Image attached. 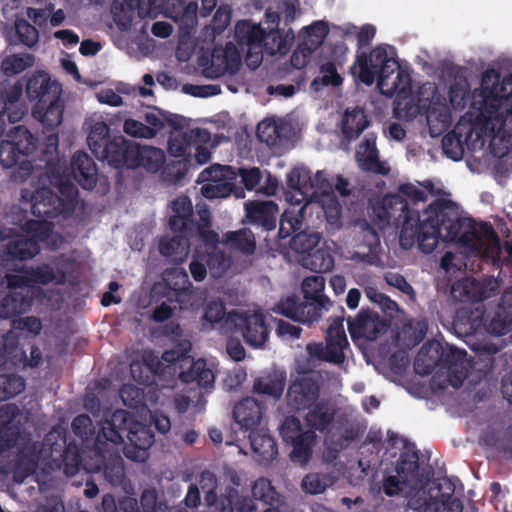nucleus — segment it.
I'll return each instance as SVG.
<instances>
[{
  "instance_id": "4be33fe9",
  "label": "nucleus",
  "mask_w": 512,
  "mask_h": 512,
  "mask_svg": "<svg viewBox=\"0 0 512 512\" xmlns=\"http://www.w3.org/2000/svg\"><path fill=\"white\" fill-rule=\"evenodd\" d=\"M40 249L36 240L28 239V236L25 235H19L0 248V262L27 261L39 254Z\"/></svg>"
},
{
  "instance_id": "338daca9",
  "label": "nucleus",
  "mask_w": 512,
  "mask_h": 512,
  "mask_svg": "<svg viewBox=\"0 0 512 512\" xmlns=\"http://www.w3.org/2000/svg\"><path fill=\"white\" fill-rule=\"evenodd\" d=\"M463 504L460 499L453 497L431 498L426 503L425 512H462Z\"/></svg>"
},
{
  "instance_id": "f257e3e1",
  "label": "nucleus",
  "mask_w": 512,
  "mask_h": 512,
  "mask_svg": "<svg viewBox=\"0 0 512 512\" xmlns=\"http://www.w3.org/2000/svg\"><path fill=\"white\" fill-rule=\"evenodd\" d=\"M377 214L383 222L403 218L399 243L403 249H410L416 243L425 253H432L445 230L444 240L471 245L476 236V226L470 218L461 217L457 206L449 200L437 199L424 210V219L416 210L409 208L408 202L400 195L387 196Z\"/></svg>"
},
{
  "instance_id": "473e14b6",
  "label": "nucleus",
  "mask_w": 512,
  "mask_h": 512,
  "mask_svg": "<svg viewBox=\"0 0 512 512\" xmlns=\"http://www.w3.org/2000/svg\"><path fill=\"white\" fill-rule=\"evenodd\" d=\"M156 0H114L112 5L113 19L117 26L122 29H128L135 16V10L146 5L147 8H151L155 4Z\"/></svg>"
},
{
  "instance_id": "0e129e2a",
  "label": "nucleus",
  "mask_w": 512,
  "mask_h": 512,
  "mask_svg": "<svg viewBox=\"0 0 512 512\" xmlns=\"http://www.w3.org/2000/svg\"><path fill=\"white\" fill-rule=\"evenodd\" d=\"M438 348L436 349L437 356H429L425 346H423L417 353L414 359V370L415 373L421 376H427L431 374L436 366L440 365L438 360Z\"/></svg>"
},
{
  "instance_id": "2f4dec72",
  "label": "nucleus",
  "mask_w": 512,
  "mask_h": 512,
  "mask_svg": "<svg viewBox=\"0 0 512 512\" xmlns=\"http://www.w3.org/2000/svg\"><path fill=\"white\" fill-rule=\"evenodd\" d=\"M304 417L309 430L324 433L328 430L335 418V409L328 401L321 400L314 403Z\"/></svg>"
},
{
  "instance_id": "b1692460",
  "label": "nucleus",
  "mask_w": 512,
  "mask_h": 512,
  "mask_svg": "<svg viewBox=\"0 0 512 512\" xmlns=\"http://www.w3.org/2000/svg\"><path fill=\"white\" fill-rule=\"evenodd\" d=\"M163 281L171 290L172 296L180 304L181 309L188 308L192 305L191 298V282L187 272L183 268H168L163 272Z\"/></svg>"
},
{
  "instance_id": "bb28decb",
  "label": "nucleus",
  "mask_w": 512,
  "mask_h": 512,
  "mask_svg": "<svg viewBox=\"0 0 512 512\" xmlns=\"http://www.w3.org/2000/svg\"><path fill=\"white\" fill-rule=\"evenodd\" d=\"M376 138V134L368 133L360 144L357 157L362 170L385 176L389 173L390 168L379 159Z\"/></svg>"
},
{
  "instance_id": "de8ad7c7",
  "label": "nucleus",
  "mask_w": 512,
  "mask_h": 512,
  "mask_svg": "<svg viewBox=\"0 0 512 512\" xmlns=\"http://www.w3.org/2000/svg\"><path fill=\"white\" fill-rule=\"evenodd\" d=\"M362 239L360 246L367 248V252L362 254V259L370 264L375 262L381 249L380 237L378 232L369 223L364 222L361 231Z\"/></svg>"
},
{
  "instance_id": "f3484780",
  "label": "nucleus",
  "mask_w": 512,
  "mask_h": 512,
  "mask_svg": "<svg viewBox=\"0 0 512 512\" xmlns=\"http://www.w3.org/2000/svg\"><path fill=\"white\" fill-rule=\"evenodd\" d=\"M319 395V381L309 376H302L290 384L287 402L297 411L305 410L317 402Z\"/></svg>"
},
{
  "instance_id": "393cba45",
  "label": "nucleus",
  "mask_w": 512,
  "mask_h": 512,
  "mask_svg": "<svg viewBox=\"0 0 512 512\" xmlns=\"http://www.w3.org/2000/svg\"><path fill=\"white\" fill-rule=\"evenodd\" d=\"M71 170L74 179L86 190H92L97 184L98 169L94 160L84 151L72 156Z\"/></svg>"
},
{
  "instance_id": "412c9836",
  "label": "nucleus",
  "mask_w": 512,
  "mask_h": 512,
  "mask_svg": "<svg viewBox=\"0 0 512 512\" xmlns=\"http://www.w3.org/2000/svg\"><path fill=\"white\" fill-rule=\"evenodd\" d=\"M25 91L29 101L45 103L61 95V86L52 81L48 73L39 71L28 78Z\"/></svg>"
},
{
  "instance_id": "1a4fd4ad",
  "label": "nucleus",
  "mask_w": 512,
  "mask_h": 512,
  "mask_svg": "<svg viewBox=\"0 0 512 512\" xmlns=\"http://www.w3.org/2000/svg\"><path fill=\"white\" fill-rule=\"evenodd\" d=\"M283 441L292 446L290 459L294 463L305 465L312 457V448L316 434L312 430H304L296 416H287L280 426Z\"/></svg>"
},
{
  "instance_id": "39448f33",
  "label": "nucleus",
  "mask_w": 512,
  "mask_h": 512,
  "mask_svg": "<svg viewBox=\"0 0 512 512\" xmlns=\"http://www.w3.org/2000/svg\"><path fill=\"white\" fill-rule=\"evenodd\" d=\"M324 288L323 276L306 277L301 285L304 301H299L296 295L287 296L277 304L275 311L295 322L303 324L316 322L323 312L333 306L332 301L323 294Z\"/></svg>"
},
{
  "instance_id": "4d7b16f0",
  "label": "nucleus",
  "mask_w": 512,
  "mask_h": 512,
  "mask_svg": "<svg viewBox=\"0 0 512 512\" xmlns=\"http://www.w3.org/2000/svg\"><path fill=\"white\" fill-rule=\"evenodd\" d=\"M199 178L206 183L237 180V172L232 166L214 164L202 171Z\"/></svg>"
},
{
  "instance_id": "2eb2a0df",
  "label": "nucleus",
  "mask_w": 512,
  "mask_h": 512,
  "mask_svg": "<svg viewBox=\"0 0 512 512\" xmlns=\"http://www.w3.org/2000/svg\"><path fill=\"white\" fill-rule=\"evenodd\" d=\"M136 143L125 139L123 136L113 137L103 149L99 150L95 157L107 163L114 168H131L135 165L134 155L137 154Z\"/></svg>"
},
{
  "instance_id": "aec40b11",
  "label": "nucleus",
  "mask_w": 512,
  "mask_h": 512,
  "mask_svg": "<svg viewBox=\"0 0 512 512\" xmlns=\"http://www.w3.org/2000/svg\"><path fill=\"white\" fill-rule=\"evenodd\" d=\"M264 409V405L255 398L247 397L234 406L232 414L241 430L252 433L259 430Z\"/></svg>"
},
{
  "instance_id": "864d4df0",
  "label": "nucleus",
  "mask_w": 512,
  "mask_h": 512,
  "mask_svg": "<svg viewBox=\"0 0 512 512\" xmlns=\"http://www.w3.org/2000/svg\"><path fill=\"white\" fill-rule=\"evenodd\" d=\"M34 56L29 53L6 56L1 63V69L6 75H16L34 64Z\"/></svg>"
},
{
  "instance_id": "774afa93",
  "label": "nucleus",
  "mask_w": 512,
  "mask_h": 512,
  "mask_svg": "<svg viewBox=\"0 0 512 512\" xmlns=\"http://www.w3.org/2000/svg\"><path fill=\"white\" fill-rule=\"evenodd\" d=\"M71 428L74 434L80 437L84 442L92 440L95 442V427L87 414L76 416L71 423Z\"/></svg>"
},
{
  "instance_id": "09e8293b",
  "label": "nucleus",
  "mask_w": 512,
  "mask_h": 512,
  "mask_svg": "<svg viewBox=\"0 0 512 512\" xmlns=\"http://www.w3.org/2000/svg\"><path fill=\"white\" fill-rule=\"evenodd\" d=\"M285 387L284 378L268 374L254 381L253 391L256 394L271 396L275 399L281 397Z\"/></svg>"
},
{
  "instance_id": "8fccbe9b",
  "label": "nucleus",
  "mask_w": 512,
  "mask_h": 512,
  "mask_svg": "<svg viewBox=\"0 0 512 512\" xmlns=\"http://www.w3.org/2000/svg\"><path fill=\"white\" fill-rule=\"evenodd\" d=\"M197 252L213 276H220L229 268V259L219 247L205 251L197 250Z\"/></svg>"
},
{
  "instance_id": "f704fd0d",
  "label": "nucleus",
  "mask_w": 512,
  "mask_h": 512,
  "mask_svg": "<svg viewBox=\"0 0 512 512\" xmlns=\"http://www.w3.org/2000/svg\"><path fill=\"white\" fill-rule=\"evenodd\" d=\"M451 296L463 303H477L488 297L481 284L472 278L457 280L451 287Z\"/></svg>"
},
{
  "instance_id": "423d86ee",
  "label": "nucleus",
  "mask_w": 512,
  "mask_h": 512,
  "mask_svg": "<svg viewBox=\"0 0 512 512\" xmlns=\"http://www.w3.org/2000/svg\"><path fill=\"white\" fill-rule=\"evenodd\" d=\"M480 101L475 100L473 107L479 106L478 118L485 124L493 121L503 125L512 116V74L503 77L494 69L486 70L482 76Z\"/></svg>"
},
{
  "instance_id": "bf43d9fd",
  "label": "nucleus",
  "mask_w": 512,
  "mask_h": 512,
  "mask_svg": "<svg viewBox=\"0 0 512 512\" xmlns=\"http://www.w3.org/2000/svg\"><path fill=\"white\" fill-rule=\"evenodd\" d=\"M333 482V477L328 473H310L302 480V488L306 493L320 494Z\"/></svg>"
},
{
  "instance_id": "680f3d73",
  "label": "nucleus",
  "mask_w": 512,
  "mask_h": 512,
  "mask_svg": "<svg viewBox=\"0 0 512 512\" xmlns=\"http://www.w3.org/2000/svg\"><path fill=\"white\" fill-rule=\"evenodd\" d=\"M199 484L201 486V489L205 493V502L208 507L217 506L220 502V496H217L216 489H217V477L216 475L209 471L204 470L200 474Z\"/></svg>"
},
{
  "instance_id": "f8f14e48",
  "label": "nucleus",
  "mask_w": 512,
  "mask_h": 512,
  "mask_svg": "<svg viewBox=\"0 0 512 512\" xmlns=\"http://www.w3.org/2000/svg\"><path fill=\"white\" fill-rule=\"evenodd\" d=\"M377 86L381 93L388 97L397 94H407L412 89V79L409 71L402 68L398 61L391 58L378 71Z\"/></svg>"
},
{
  "instance_id": "7c9ffc66",
  "label": "nucleus",
  "mask_w": 512,
  "mask_h": 512,
  "mask_svg": "<svg viewBox=\"0 0 512 512\" xmlns=\"http://www.w3.org/2000/svg\"><path fill=\"white\" fill-rule=\"evenodd\" d=\"M64 106L60 96L36 103L33 107V117L39 120L47 130H54L63 120Z\"/></svg>"
},
{
  "instance_id": "c03bdc74",
  "label": "nucleus",
  "mask_w": 512,
  "mask_h": 512,
  "mask_svg": "<svg viewBox=\"0 0 512 512\" xmlns=\"http://www.w3.org/2000/svg\"><path fill=\"white\" fill-rule=\"evenodd\" d=\"M201 193L207 199L226 198L232 194L237 198L244 197V190L236 185V180L205 183L201 187Z\"/></svg>"
},
{
  "instance_id": "13d9d810",
  "label": "nucleus",
  "mask_w": 512,
  "mask_h": 512,
  "mask_svg": "<svg viewBox=\"0 0 512 512\" xmlns=\"http://www.w3.org/2000/svg\"><path fill=\"white\" fill-rule=\"evenodd\" d=\"M110 129L104 122L95 123L87 137V143L91 152L95 155L103 149L106 143L112 138L109 135Z\"/></svg>"
},
{
  "instance_id": "6e6552de",
  "label": "nucleus",
  "mask_w": 512,
  "mask_h": 512,
  "mask_svg": "<svg viewBox=\"0 0 512 512\" xmlns=\"http://www.w3.org/2000/svg\"><path fill=\"white\" fill-rule=\"evenodd\" d=\"M183 346L164 351L162 360L168 364L166 368L177 373L178 378L185 384L196 383L198 387L213 388L215 377L212 370L206 367L204 360L195 361L188 355L190 343Z\"/></svg>"
},
{
  "instance_id": "052dcab7",
  "label": "nucleus",
  "mask_w": 512,
  "mask_h": 512,
  "mask_svg": "<svg viewBox=\"0 0 512 512\" xmlns=\"http://www.w3.org/2000/svg\"><path fill=\"white\" fill-rule=\"evenodd\" d=\"M482 240L488 243L493 253L499 254L500 238L490 223L483 222L476 227V236L473 237V242L470 246L481 245Z\"/></svg>"
},
{
  "instance_id": "3c124183",
  "label": "nucleus",
  "mask_w": 512,
  "mask_h": 512,
  "mask_svg": "<svg viewBox=\"0 0 512 512\" xmlns=\"http://www.w3.org/2000/svg\"><path fill=\"white\" fill-rule=\"evenodd\" d=\"M64 462V472L68 476L76 475L81 468L89 470L91 464H83V457L77 446L70 444L59 454Z\"/></svg>"
},
{
  "instance_id": "a18cd8bd",
  "label": "nucleus",
  "mask_w": 512,
  "mask_h": 512,
  "mask_svg": "<svg viewBox=\"0 0 512 512\" xmlns=\"http://www.w3.org/2000/svg\"><path fill=\"white\" fill-rule=\"evenodd\" d=\"M225 237L226 243L231 249L237 250L245 255H251L255 252V236L248 228L228 232Z\"/></svg>"
},
{
  "instance_id": "e433bc0d",
  "label": "nucleus",
  "mask_w": 512,
  "mask_h": 512,
  "mask_svg": "<svg viewBox=\"0 0 512 512\" xmlns=\"http://www.w3.org/2000/svg\"><path fill=\"white\" fill-rule=\"evenodd\" d=\"M218 512H257L254 500L248 496H239L235 488H226L220 495Z\"/></svg>"
},
{
  "instance_id": "dca6fc26",
  "label": "nucleus",
  "mask_w": 512,
  "mask_h": 512,
  "mask_svg": "<svg viewBox=\"0 0 512 512\" xmlns=\"http://www.w3.org/2000/svg\"><path fill=\"white\" fill-rule=\"evenodd\" d=\"M159 503L156 490L145 489L140 497L142 511L135 498L124 496L116 501L111 494L102 497L101 507L103 512H152Z\"/></svg>"
},
{
  "instance_id": "a19ab883",
  "label": "nucleus",
  "mask_w": 512,
  "mask_h": 512,
  "mask_svg": "<svg viewBox=\"0 0 512 512\" xmlns=\"http://www.w3.org/2000/svg\"><path fill=\"white\" fill-rule=\"evenodd\" d=\"M512 324V291H506L502 294L501 301L497 311L491 321V327L494 332L504 335Z\"/></svg>"
},
{
  "instance_id": "49530a36",
  "label": "nucleus",
  "mask_w": 512,
  "mask_h": 512,
  "mask_svg": "<svg viewBox=\"0 0 512 512\" xmlns=\"http://www.w3.org/2000/svg\"><path fill=\"white\" fill-rule=\"evenodd\" d=\"M321 235L318 232L300 229L289 241L290 248L301 257L308 255L320 243Z\"/></svg>"
},
{
  "instance_id": "58836bf2",
  "label": "nucleus",
  "mask_w": 512,
  "mask_h": 512,
  "mask_svg": "<svg viewBox=\"0 0 512 512\" xmlns=\"http://www.w3.org/2000/svg\"><path fill=\"white\" fill-rule=\"evenodd\" d=\"M136 150L138 151L135 158V165H131V169L143 167L148 172H158L165 160L164 152L152 146H140L136 143Z\"/></svg>"
},
{
  "instance_id": "a211bd4d",
  "label": "nucleus",
  "mask_w": 512,
  "mask_h": 512,
  "mask_svg": "<svg viewBox=\"0 0 512 512\" xmlns=\"http://www.w3.org/2000/svg\"><path fill=\"white\" fill-rule=\"evenodd\" d=\"M347 326L352 339L373 341L385 330L386 323L376 312L362 308L355 318H347Z\"/></svg>"
},
{
  "instance_id": "ddd939ff",
  "label": "nucleus",
  "mask_w": 512,
  "mask_h": 512,
  "mask_svg": "<svg viewBox=\"0 0 512 512\" xmlns=\"http://www.w3.org/2000/svg\"><path fill=\"white\" fill-rule=\"evenodd\" d=\"M66 273L62 269H54L47 263L37 266L24 267L18 274H9V279L13 285H26L29 288H40L37 285H48L50 283L64 284L66 282Z\"/></svg>"
},
{
  "instance_id": "7ed1b4c3",
  "label": "nucleus",
  "mask_w": 512,
  "mask_h": 512,
  "mask_svg": "<svg viewBox=\"0 0 512 512\" xmlns=\"http://www.w3.org/2000/svg\"><path fill=\"white\" fill-rule=\"evenodd\" d=\"M37 177L41 187L21 191V201L30 204L31 213L44 219L70 216L77 205L78 189L69 177L53 164H48Z\"/></svg>"
},
{
  "instance_id": "0eeeda50",
  "label": "nucleus",
  "mask_w": 512,
  "mask_h": 512,
  "mask_svg": "<svg viewBox=\"0 0 512 512\" xmlns=\"http://www.w3.org/2000/svg\"><path fill=\"white\" fill-rule=\"evenodd\" d=\"M36 148L37 139L25 126L14 127L8 139L0 142V164L13 169L11 178L15 182H24L32 175L34 167L27 157Z\"/></svg>"
},
{
  "instance_id": "9b49d317",
  "label": "nucleus",
  "mask_w": 512,
  "mask_h": 512,
  "mask_svg": "<svg viewBox=\"0 0 512 512\" xmlns=\"http://www.w3.org/2000/svg\"><path fill=\"white\" fill-rule=\"evenodd\" d=\"M7 295L0 301V318L9 319L28 311L34 300L39 298L43 291L41 288H29L26 285H13L9 279V274L5 276Z\"/></svg>"
},
{
  "instance_id": "e2e57ef3",
  "label": "nucleus",
  "mask_w": 512,
  "mask_h": 512,
  "mask_svg": "<svg viewBox=\"0 0 512 512\" xmlns=\"http://www.w3.org/2000/svg\"><path fill=\"white\" fill-rule=\"evenodd\" d=\"M282 127L272 122H260L257 126L256 134L258 139L269 147H277L282 143Z\"/></svg>"
},
{
  "instance_id": "cd10ccee",
  "label": "nucleus",
  "mask_w": 512,
  "mask_h": 512,
  "mask_svg": "<svg viewBox=\"0 0 512 512\" xmlns=\"http://www.w3.org/2000/svg\"><path fill=\"white\" fill-rule=\"evenodd\" d=\"M173 214L169 219L171 231H193L195 220L193 218V206L190 198L185 195L178 196L172 202Z\"/></svg>"
},
{
  "instance_id": "79ce46f5",
  "label": "nucleus",
  "mask_w": 512,
  "mask_h": 512,
  "mask_svg": "<svg viewBox=\"0 0 512 512\" xmlns=\"http://www.w3.org/2000/svg\"><path fill=\"white\" fill-rule=\"evenodd\" d=\"M512 324V291H506L502 294L501 301L497 311L491 321V327L494 332L504 335Z\"/></svg>"
},
{
  "instance_id": "c85d7f7f",
  "label": "nucleus",
  "mask_w": 512,
  "mask_h": 512,
  "mask_svg": "<svg viewBox=\"0 0 512 512\" xmlns=\"http://www.w3.org/2000/svg\"><path fill=\"white\" fill-rule=\"evenodd\" d=\"M246 217L249 222L270 231L276 227L277 205L272 201L245 203Z\"/></svg>"
},
{
  "instance_id": "69168bd1",
  "label": "nucleus",
  "mask_w": 512,
  "mask_h": 512,
  "mask_svg": "<svg viewBox=\"0 0 512 512\" xmlns=\"http://www.w3.org/2000/svg\"><path fill=\"white\" fill-rule=\"evenodd\" d=\"M254 499L265 504L272 505L277 500V492L270 480L266 478L257 479L251 489Z\"/></svg>"
},
{
  "instance_id": "4468645a",
  "label": "nucleus",
  "mask_w": 512,
  "mask_h": 512,
  "mask_svg": "<svg viewBox=\"0 0 512 512\" xmlns=\"http://www.w3.org/2000/svg\"><path fill=\"white\" fill-rule=\"evenodd\" d=\"M437 348L441 349L440 354L438 353V360L441 367L447 369L450 385L456 389L460 388L468 377L470 369V362L466 359V350L449 345L442 347L439 344Z\"/></svg>"
},
{
  "instance_id": "20e7f679",
  "label": "nucleus",
  "mask_w": 512,
  "mask_h": 512,
  "mask_svg": "<svg viewBox=\"0 0 512 512\" xmlns=\"http://www.w3.org/2000/svg\"><path fill=\"white\" fill-rule=\"evenodd\" d=\"M42 352L36 345L30 347V355L15 340H0V401L19 395L25 390V379L10 370L24 371L42 364Z\"/></svg>"
},
{
  "instance_id": "9d476101",
  "label": "nucleus",
  "mask_w": 512,
  "mask_h": 512,
  "mask_svg": "<svg viewBox=\"0 0 512 512\" xmlns=\"http://www.w3.org/2000/svg\"><path fill=\"white\" fill-rule=\"evenodd\" d=\"M226 323L239 332L245 343L252 348H263L268 341L270 329L261 312L232 311L226 317Z\"/></svg>"
},
{
  "instance_id": "ea45409f",
  "label": "nucleus",
  "mask_w": 512,
  "mask_h": 512,
  "mask_svg": "<svg viewBox=\"0 0 512 512\" xmlns=\"http://www.w3.org/2000/svg\"><path fill=\"white\" fill-rule=\"evenodd\" d=\"M303 267L316 273H326L333 269L334 258L325 247H316L313 251L301 257Z\"/></svg>"
},
{
  "instance_id": "a878e982",
  "label": "nucleus",
  "mask_w": 512,
  "mask_h": 512,
  "mask_svg": "<svg viewBox=\"0 0 512 512\" xmlns=\"http://www.w3.org/2000/svg\"><path fill=\"white\" fill-rule=\"evenodd\" d=\"M16 416V406L0 407V456L13 448L20 436V426L15 422Z\"/></svg>"
},
{
  "instance_id": "5fc2aeb1",
  "label": "nucleus",
  "mask_w": 512,
  "mask_h": 512,
  "mask_svg": "<svg viewBox=\"0 0 512 512\" xmlns=\"http://www.w3.org/2000/svg\"><path fill=\"white\" fill-rule=\"evenodd\" d=\"M49 219L38 218V220H28L23 225V230L29 234L28 239L44 242L50 238L53 233V225L48 221Z\"/></svg>"
},
{
  "instance_id": "4c0bfd02",
  "label": "nucleus",
  "mask_w": 512,
  "mask_h": 512,
  "mask_svg": "<svg viewBox=\"0 0 512 512\" xmlns=\"http://www.w3.org/2000/svg\"><path fill=\"white\" fill-rule=\"evenodd\" d=\"M235 38L240 45H246L249 49L264 50L266 32L260 25H250L239 22L235 29Z\"/></svg>"
},
{
  "instance_id": "5701e85b",
  "label": "nucleus",
  "mask_w": 512,
  "mask_h": 512,
  "mask_svg": "<svg viewBox=\"0 0 512 512\" xmlns=\"http://www.w3.org/2000/svg\"><path fill=\"white\" fill-rule=\"evenodd\" d=\"M49 456L43 450L40 441H28L22 444L15 456V477H27L35 472L39 460Z\"/></svg>"
},
{
  "instance_id": "f03ea898",
  "label": "nucleus",
  "mask_w": 512,
  "mask_h": 512,
  "mask_svg": "<svg viewBox=\"0 0 512 512\" xmlns=\"http://www.w3.org/2000/svg\"><path fill=\"white\" fill-rule=\"evenodd\" d=\"M154 441V433L149 426L136 421L128 411L117 409L101 422V430L93 443L94 458L89 471H103L111 485L120 486L125 480L124 461L117 450L107 448V442L113 445L123 443L126 458L145 462Z\"/></svg>"
},
{
  "instance_id": "6e6d98bb",
  "label": "nucleus",
  "mask_w": 512,
  "mask_h": 512,
  "mask_svg": "<svg viewBox=\"0 0 512 512\" xmlns=\"http://www.w3.org/2000/svg\"><path fill=\"white\" fill-rule=\"evenodd\" d=\"M320 73L322 76L315 78L311 87L318 91L324 86H339L343 82V78L337 72L336 65L333 62H327L320 66Z\"/></svg>"
},
{
  "instance_id": "37998d69",
  "label": "nucleus",
  "mask_w": 512,
  "mask_h": 512,
  "mask_svg": "<svg viewBox=\"0 0 512 512\" xmlns=\"http://www.w3.org/2000/svg\"><path fill=\"white\" fill-rule=\"evenodd\" d=\"M306 206L303 205L299 207L297 210L287 209L281 215L280 218V226L278 231L279 239H286L290 237L292 234H296L302 229L304 224Z\"/></svg>"
},
{
  "instance_id": "6ab92c4d",
  "label": "nucleus",
  "mask_w": 512,
  "mask_h": 512,
  "mask_svg": "<svg viewBox=\"0 0 512 512\" xmlns=\"http://www.w3.org/2000/svg\"><path fill=\"white\" fill-rule=\"evenodd\" d=\"M390 59L386 48L383 46H376L369 54H358L355 65L359 68V80L365 85H372L376 80L378 71Z\"/></svg>"
},
{
  "instance_id": "c9c22d12",
  "label": "nucleus",
  "mask_w": 512,
  "mask_h": 512,
  "mask_svg": "<svg viewBox=\"0 0 512 512\" xmlns=\"http://www.w3.org/2000/svg\"><path fill=\"white\" fill-rule=\"evenodd\" d=\"M369 124L364 109L356 107L345 111L341 122V131L345 139L352 141L357 139Z\"/></svg>"
},
{
  "instance_id": "603ef678",
  "label": "nucleus",
  "mask_w": 512,
  "mask_h": 512,
  "mask_svg": "<svg viewBox=\"0 0 512 512\" xmlns=\"http://www.w3.org/2000/svg\"><path fill=\"white\" fill-rule=\"evenodd\" d=\"M49 457L60 454L67 447L66 432L60 426L53 427L40 442Z\"/></svg>"
},
{
  "instance_id": "c756f323",
  "label": "nucleus",
  "mask_w": 512,
  "mask_h": 512,
  "mask_svg": "<svg viewBox=\"0 0 512 512\" xmlns=\"http://www.w3.org/2000/svg\"><path fill=\"white\" fill-rule=\"evenodd\" d=\"M248 438L255 459L260 464H269L278 455V447L275 439L264 430H256L249 433Z\"/></svg>"
},
{
  "instance_id": "72a5a7b5",
  "label": "nucleus",
  "mask_w": 512,
  "mask_h": 512,
  "mask_svg": "<svg viewBox=\"0 0 512 512\" xmlns=\"http://www.w3.org/2000/svg\"><path fill=\"white\" fill-rule=\"evenodd\" d=\"M175 235L169 239H162L159 243V252L165 257L173 260H183L190 247V238L193 231H172Z\"/></svg>"
}]
</instances>
